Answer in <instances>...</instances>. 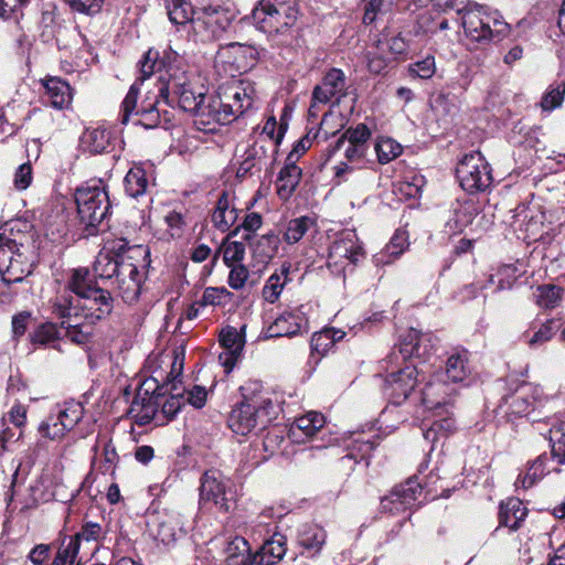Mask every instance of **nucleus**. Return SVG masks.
Returning a JSON list of instances; mask_svg holds the SVG:
<instances>
[{"label":"nucleus","instance_id":"obj_1","mask_svg":"<svg viewBox=\"0 0 565 565\" xmlns=\"http://www.w3.org/2000/svg\"><path fill=\"white\" fill-rule=\"evenodd\" d=\"M150 252L143 245H129L120 237L108 241L96 256L94 270L103 281L116 288L126 303L139 299Z\"/></svg>","mask_w":565,"mask_h":565},{"label":"nucleus","instance_id":"obj_2","mask_svg":"<svg viewBox=\"0 0 565 565\" xmlns=\"http://www.w3.org/2000/svg\"><path fill=\"white\" fill-rule=\"evenodd\" d=\"M4 228L0 233V274H1V295L18 294L12 286L23 284L24 278L33 270L32 244L29 236L23 234H13V227L10 233Z\"/></svg>","mask_w":565,"mask_h":565},{"label":"nucleus","instance_id":"obj_3","mask_svg":"<svg viewBox=\"0 0 565 565\" xmlns=\"http://www.w3.org/2000/svg\"><path fill=\"white\" fill-rule=\"evenodd\" d=\"M279 406L267 393L245 395L230 413L227 423L233 433L246 436L255 428L266 427L276 418Z\"/></svg>","mask_w":565,"mask_h":565},{"label":"nucleus","instance_id":"obj_4","mask_svg":"<svg viewBox=\"0 0 565 565\" xmlns=\"http://www.w3.org/2000/svg\"><path fill=\"white\" fill-rule=\"evenodd\" d=\"M74 195L83 232L86 236L96 235L111 207L106 185L102 180H89Z\"/></svg>","mask_w":565,"mask_h":565},{"label":"nucleus","instance_id":"obj_5","mask_svg":"<svg viewBox=\"0 0 565 565\" xmlns=\"http://www.w3.org/2000/svg\"><path fill=\"white\" fill-rule=\"evenodd\" d=\"M114 309V298L107 289L99 288L82 298L61 295L54 303V312L58 317L83 319L96 324L106 319Z\"/></svg>","mask_w":565,"mask_h":565},{"label":"nucleus","instance_id":"obj_6","mask_svg":"<svg viewBox=\"0 0 565 565\" xmlns=\"http://www.w3.org/2000/svg\"><path fill=\"white\" fill-rule=\"evenodd\" d=\"M399 356L396 352H392L383 361L382 367L386 371L383 391L394 405H401L415 392L416 386L425 380L422 371L416 365L407 363L404 367L395 370L398 364Z\"/></svg>","mask_w":565,"mask_h":565},{"label":"nucleus","instance_id":"obj_7","mask_svg":"<svg viewBox=\"0 0 565 565\" xmlns=\"http://www.w3.org/2000/svg\"><path fill=\"white\" fill-rule=\"evenodd\" d=\"M297 18V0H259L252 11L255 26L268 34L285 33Z\"/></svg>","mask_w":565,"mask_h":565},{"label":"nucleus","instance_id":"obj_8","mask_svg":"<svg viewBox=\"0 0 565 565\" xmlns=\"http://www.w3.org/2000/svg\"><path fill=\"white\" fill-rule=\"evenodd\" d=\"M169 77L160 78L158 92L161 100L171 107H179L183 111L194 113L205 103L206 96L203 92H196L193 84L184 73H170Z\"/></svg>","mask_w":565,"mask_h":565},{"label":"nucleus","instance_id":"obj_9","mask_svg":"<svg viewBox=\"0 0 565 565\" xmlns=\"http://www.w3.org/2000/svg\"><path fill=\"white\" fill-rule=\"evenodd\" d=\"M547 398L543 396L542 391L530 384L521 385L513 394L504 396L499 411L503 413L509 420L518 417H527L532 423L540 422L535 412L544 407Z\"/></svg>","mask_w":565,"mask_h":565},{"label":"nucleus","instance_id":"obj_10","mask_svg":"<svg viewBox=\"0 0 565 565\" xmlns=\"http://www.w3.org/2000/svg\"><path fill=\"white\" fill-rule=\"evenodd\" d=\"M233 14L221 6H210L198 11L192 20L189 36L194 42H211L218 39L230 26Z\"/></svg>","mask_w":565,"mask_h":565},{"label":"nucleus","instance_id":"obj_11","mask_svg":"<svg viewBox=\"0 0 565 565\" xmlns=\"http://www.w3.org/2000/svg\"><path fill=\"white\" fill-rule=\"evenodd\" d=\"M138 82H135L121 103L120 122L127 125L134 116L136 118L134 120L135 125H140L146 129L157 127L160 124V114L157 109V104L161 99L159 93L152 99L147 97L140 105H138Z\"/></svg>","mask_w":565,"mask_h":565},{"label":"nucleus","instance_id":"obj_12","mask_svg":"<svg viewBox=\"0 0 565 565\" xmlns=\"http://www.w3.org/2000/svg\"><path fill=\"white\" fill-rule=\"evenodd\" d=\"M462 26L471 41L481 44L500 40L508 32L507 23L486 13L483 8L478 4L462 15Z\"/></svg>","mask_w":565,"mask_h":565},{"label":"nucleus","instance_id":"obj_13","mask_svg":"<svg viewBox=\"0 0 565 565\" xmlns=\"http://www.w3.org/2000/svg\"><path fill=\"white\" fill-rule=\"evenodd\" d=\"M456 174L461 188L469 193L483 192L492 183L491 168L480 152L466 154Z\"/></svg>","mask_w":565,"mask_h":565},{"label":"nucleus","instance_id":"obj_14","mask_svg":"<svg viewBox=\"0 0 565 565\" xmlns=\"http://www.w3.org/2000/svg\"><path fill=\"white\" fill-rule=\"evenodd\" d=\"M84 407L82 403L76 401H66L58 405L39 425V433L42 437L51 440L62 438L66 431L72 430L76 424L83 418Z\"/></svg>","mask_w":565,"mask_h":565},{"label":"nucleus","instance_id":"obj_15","mask_svg":"<svg viewBox=\"0 0 565 565\" xmlns=\"http://www.w3.org/2000/svg\"><path fill=\"white\" fill-rule=\"evenodd\" d=\"M364 257L363 247L354 231H344L329 248L327 266L334 275H341L349 265H356Z\"/></svg>","mask_w":565,"mask_h":565},{"label":"nucleus","instance_id":"obj_16","mask_svg":"<svg viewBox=\"0 0 565 565\" xmlns=\"http://www.w3.org/2000/svg\"><path fill=\"white\" fill-rule=\"evenodd\" d=\"M234 500L231 481L220 470L211 469L201 477L200 503H213L221 511L230 510V502Z\"/></svg>","mask_w":565,"mask_h":565},{"label":"nucleus","instance_id":"obj_17","mask_svg":"<svg viewBox=\"0 0 565 565\" xmlns=\"http://www.w3.org/2000/svg\"><path fill=\"white\" fill-rule=\"evenodd\" d=\"M344 96H347V76L337 67L328 70L321 83L312 92V100L320 104H328L333 98L339 103Z\"/></svg>","mask_w":565,"mask_h":565},{"label":"nucleus","instance_id":"obj_18","mask_svg":"<svg viewBox=\"0 0 565 565\" xmlns=\"http://www.w3.org/2000/svg\"><path fill=\"white\" fill-rule=\"evenodd\" d=\"M420 494L422 487L417 479L409 478L406 482L395 487L388 495L383 498L381 505L384 511L398 513L409 509Z\"/></svg>","mask_w":565,"mask_h":565},{"label":"nucleus","instance_id":"obj_19","mask_svg":"<svg viewBox=\"0 0 565 565\" xmlns=\"http://www.w3.org/2000/svg\"><path fill=\"white\" fill-rule=\"evenodd\" d=\"M455 390L443 380V374H435L418 393V399L431 411L443 409L448 406L450 396Z\"/></svg>","mask_w":565,"mask_h":565},{"label":"nucleus","instance_id":"obj_20","mask_svg":"<svg viewBox=\"0 0 565 565\" xmlns=\"http://www.w3.org/2000/svg\"><path fill=\"white\" fill-rule=\"evenodd\" d=\"M302 306L297 310L285 311L268 327L269 338L292 337L302 331L308 332L309 323Z\"/></svg>","mask_w":565,"mask_h":565},{"label":"nucleus","instance_id":"obj_21","mask_svg":"<svg viewBox=\"0 0 565 565\" xmlns=\"http://www.w3.org/2000/svg\"><path fill=\"white\" fill-rule=\"evenodd\" d=\"M220 343L225 349V352L221 353L218 359L226 369V372H231L242 355L245 343L244 338L235 328L228 327L222 330Z\"/></svg>","mask_w":565,"mask_h":565},{"label":"nucleus","instance_id":"obj_22","mask_svg":"<svg viewBox=\"0 0 565 565\" xmlns=\"http://www.w3.org/2000/svg\"><path fill=\"white\" fill-rule=\"evenodd\" d=\"M431 334L423 333L417 329L411 328L402 335L398 356L402 360L407 358L417 356L424 358L431 349Z\"/></svg>","mask_w":565,"mask_h":565},{"label":"nucleus","instance_id":"obj_23","mask_svg":"<svg viewBox=\"0 0 565 565\" xmlns=\"http://www.w3.org/2000/svg\"><path fill=\"white\" fill-rule=\"evenodd\" d=\"M479 212L477 203L472 199L457 200L451 204L450 215L446 227L451 234L460 233L467 227Z\"/></svg>","mask_w":565,"mask_h":565},{"label":"nucleus","instance_id":"obj_24","mask_svg":"<svg viewBox=\"0 0 565 565\" xmlns=\"http://www.w3.org/2000/svg\"><path fill=\"white\" fill-rule=\"evenodd\" d=\"M469 352L466 349H454L446 361L443 380L445 377L451 383H462L471 374V366L469 361Z\"/></svg>","mask_w":565,"mask_h":565},{"label":"nucleus","instance_id":"obj_25","mask_svg":"<svg viewBox=\"0 0 565 565\" xmlns=\"http://www.w3.org/2000/svg\"><path fill=\"white\" fill-rule=\"evenodd\" d=\"M324 423L321 413L309 412L291 424L289 435L296 443H305L306 439L313 437L323 427Z\"/></svg>","mask_w":565,"mask_h":565},{"label":"nucleus","instance_id":"obj_26","mask_svg":"<svg viewBox=\"0 0 565 565\" xmlns=\"http://www.w3.org/2000/svg\"><path fill=\"white\" fill-rule=\"evenodd\" d=\"M526 516L527 509L519 498H509L500 503L499 526L516 531L521 527Z\"/></svg>","mask_w":565,"mask_h":565},{"label":"nucleus","instance_id":"obj_27","mask_svg":"<svg viewBox=\"0 0 565 565\" xmlns=\"http://www.w3.org/2000/svg\"><path fill=\"white\" fill-rule=\"evenodd\" d=\"M237 157L238 168L236 171V177L244 179L247 175L260 172L263 162L266 158V149L264 146L255 142L245 147L243 153L237 154Z\"/></svg>","mask_w":565,"mask_h":565},{"label":"nucleus","instance_id":"obj_28","mask_svg":"<svg viewBox=\"0 0 565 565\" xmlns=\"http://www.w3.org/2000/svg\"><path fill=\"white\" fill-rule=\"evenodd\" d=\"M44 102L55 109L67 108L73 98L72 88L67 82L52 77L44 82Z\"/></svg>","mask_w":565,"mask_h":565},{"label":"nucleus","instance_id":"obj_29","mask_svg":"<svg viewBox=\"0 0 565 565\" xmlns=\"http://www.w3.org/2000/svg\"><path fill=\"white\" fill-rule=\"evenodd\" d=\"M280 238L277 233L270 231L262 235L253 245V266H259V270L270 263L278 253Z\"/></svg>","mask_w":565,"mask_h":565},{"label":"nucleus","instance_id":"obj_30","mask_svg":"<svg viewBox=\"0 0 565 565\" xmlns=\"http://www.w3.org/2000/svg\"><path fill=\"white\" fill-rule=\"evenodd\" d=\"M97 279H99V277L94 269L92 273L87 267H79L72 269L66 286L67 289L74 294L73 298H82L100 288L97 285Z\"/></svg>","mask_w":565,"mask_h":565},{"label":"nucleus","instance_id":"obj_31","mask_svg":"<svg viewBox=\"0 0 565 565\" xmlns=\"http://www.w3.org/2000/svg\"><path fill=\"white\" fill-rule=\"evenodd\" d=\"M344 157L347 159L345 162H340L335 166V179H338V183L342 181H348L345 178L347 174L353 172L355 169H361L364 167L366 162V153L369 147H361L355 145L345 143L344 145Z\"/></svg>","mask_w":565,"mask_h":565},{"label":"nucleus","instance_id":"obj_32","mask_svg":"<svg viewBox=\"0 0 565 565\" xmlns=\"http://www.w3.org/2000/svg\"><path fill=\"white\" fill-rule=\"evenodd\" d=\"M238 212L232 205V195L227 191H223L218 196L216 206L211 215L213 225L221 232H226L236 222Z\"/></svg>","mask_w":565,"mask_h":565},{"label":"nucleus","instance_id":"obj_33","mask_svg":"<svg viewBox=\"0 0 565 565\" xmlns=\"http://www.w3.org/2000/svg\"><path fill=\"white\" fill-rule=\"evenodd\" d=\"M286 551V537L280 533H276L253 554L252 563L258 565H262V563L277 565L285 556Z\"/></svg>","mask_w":565,"mask_h":565},{"label":"nucleus","instance_id":"obj_34","mask_svg":"<svg viewBox=\"0 0 565 565\" xmlns=\"http://www.w3.org/2000/svg\"><path fill=\"white\" fill-rule=\"evenodd\" d=\"M561 322L557 319H548L540 324L532 323L530 330L523 333L524 342L531 348L536 349L548 342L559 330Z\"/></svg>","mask_w":565,"mask_h":565},{"label":"nucleus","instance_id":"obj_35","mask_svg":"<svg viewBox=\"0 0 565 565\" xmlns=\"http://www.w3.org/2000/svg\"><path fill=\"white\" fill-rule=\"evenodd\" d=\"M298 543L310 555L316 556L326 544L327 533L317 524H303L298 530Z\"/></svg>","mask_w":565,"mask_h":565},{"label":"nucleus","instance_id":"obj_36","mask_svg":"<svg viewBox=\"0 0 565 565\" xmlns=\"http://www.w3.org/2000/svg\"><path fill=\"white\" fill-rule=\"evenodd\" d=\"M302 171L296 162L287 160L277 178V193L280 199L287 200L291 196L301 179Z\"/></svg>","mask_w":565,"mask_h":565},{"label":"nucleus","instance_id":"obj_37","mask_svg":"<svg viewBox=\"0 0 565 565\" xmlns=\"http://www.w3.org/2000/svg\"><path fill=\"white\" fill-rule=\"evenodd\" d=\"M409 246L408 234L404 230H397L386 246L374 256L376 265L390 264L397 259Z\"/></svg>","mask_w":565,"mask_h":565},{"label":"nucleus","instance_id":"obj_38","mask_svg":"<svg viewBox=\"0 0 565 565\" xmlns=\"http://www.w3.org/2000/svg\"><path fill=\"white\" fill-rule=\"evenodd\" d=\"M547 456L541 455L531 462L525 471H521L514 482L516 491L527 490L536 484L547 472Z\"/></svg>","mask_w":565,"mask_h":565},{"label":"nucleus","instance_id":"obj_39","mask_svg":"<svg viewBox=\"0 0 565 565\" xmlns=\"http://www.w3.org/2000/svg\"><path fill=\"white\" fill-rule=\"evenodd\" d=\"M225 561L228 565H250L253 555L248 542L238 535L227 541L224 547Z\"/></svg>","mask_w":565,"mask_h":565},{"label":"nucleus","instance_id":"obj_40","mask_svg":"<svg viewBox=\"0 0 565 565\" xmlns=\"http://www.w3.org/2000/svg\"><path fill=\"white\" fill-rule=\"evenodd\" d=\"M217 105L215 98H209L193 113L195 127L204 132H214L222 125L217 119Z\"/></svg>","mask_w":565,"mask_h":565},{"label":"nucleus","instance_id":"obj_41","mask_svg":"<svg viewBox=\"0 0 565 565\" xmlns=\"http://www.w3.org/2000/svg\"><path fill=\"white\" fill-rule=\"evenodd\" d=\"M62 319L61 326L65 329L66 337L76 344H85L89 341L93 334L94 323H89L83 319H75L68 317H60Z\"/></svg>","mask_w":565,"mask_h":565},{"label":"nucleus","instance_id":"obj_42","mask_svg":"<svg viewBox=\"0 0 565 565\" xmlns=\"http://www.w3.org/2000/svg\"><path fill=\"white\" fill-rule=\"evenodd\" d=\"M166 9L170 22L178 26L191 24L196 14L191 0H166Z\"/></svg>","mask_w":565,"mask_h":565},{"label":"nucleus","instance_id":"obj_43","mask_svg":"<svg viewBox=\"0 0 565 565\" xmlns=\"http://www.w3.org/2000/svg\"><path fill=\"white\" fill-rule=\"evenodd\" d=\"M126 193L135 199L146 194L149 188V178L141 166H134L124 179Z\"/></svg>","mask_w":565,"mask_h":565},{"label":"nucleus","instance_id":"obj_44","mask_svg":"<svg viewBox=\"0 0 565 565\" xmlns=\"http://www.w3.org/2000/svg\"><path fill=\"white\" fill-rule=\"evenodd\" d=\"M159 407L160 401L134 398L128 409V415L131 416L138 425H147L156 418Z\"/></svg>","mask_w":565,"mask_h":565},{"label":"nucleus","instance_id":"obj_45","mask_svg":"<svg viewBox=\"0 0 565 565\" xmlns=\"http://www.w3.org/2000/svg\"><path fill=\"white\" fill-rule=\"evenodd\" d=\"M371 138V130L365 124H359L356 127L348 128L341 137L338 138L331 152H335L344 147L345 143L369 147L367 141Z\"/></svg>","mask_w":565,"mask_h":565},{"label":"nucleus","instance_id":"obj_46","mask_svg":"<svg viewBox=\"0 0 565 565\" xmlns=\"http://www.w3.org/2000/svg\"><path fill=\"white\" fill-rule=\"evenodd\" d=\"M248 49L243 44L234 42L221 47L216 54V61L222 63H232L233 70L241 71L246 67L245 57Z\"/></svg>","mask_w":565,"mask_h":565},{"label":"nucleus","instance_id":"obj_47","mask_svg":"<svg viewBox=\"0 0 565 565\" xmlns=\"http://www.w3.org/2000/svg\"><path fill=\"white\" fill-rule=\"evenodd\" d=\"M290 270V264H284L280 273H274L263 288V297L266 301L274 303L280 296Z\"/></svg>","mask_w":565,"mask_h":565},{"label":"nucleus","instance_id":"obj_48","mask_svg":"<svg viewBox=\"0 0 565 565\" xmlns=\"http://www.w3.org/2000/svg\"><path fill=\"white\" fill-rule=\"evenodd\" d=\"M551 444V457L557 465L565 463V423L554 420L548 430Z\"/></svg>","mask_w":565,"mask_h":565},{"label":"nucleus","instance_id":"obj_49","mask_svg":"<svg viewBox=\"0 0 565 565\" xmlns=\"http://www.w3.org/2000/svg\"><path fill=\"white\" fill-rule=\"evenodd\" d=\"M83 143L90 153H103L110 146V132L105 128L88 129L83 136Z\"/></svg>","mask_w":565,"mask_h":565},{"label":"nucleus","instance_id":"obj_50","mask_svg":"<svg viewBox=\"0 0 565 565\" xmlns=\"http://www.w3.org/2000/svg\"><path fill=\"white\" fill-rule=\"evenodd\" d=\"M313 225L315 221L309 216L290 220L284 232V241L288 244L298 243Z\"/></svg>","mask_w":565,"mask_h":565},{"label":"nucleus","instance_id":"obj_51","mask_svg":"<svg viewBox=\"0 0 565 565\" xmlns=\"http://www.w3.org/2000/svg\"><path fill=\"white\" fill-rule=\"evenodd\" d=\"M561 287L555 285H542L534 291V298L537 306L541 308H555L562 299Z\"/></svg>","mask_w":565,"mask_h":565},{"label":"nucleus","instance_id":"obj_52","mask_svg":"<svg viewBox=\"0 0 565 565\" xmlns=\"http://www.w3.org/2000/svg\"><path fill=\"white\" fill-rule=\"evenodd\" d=\"M380 437L377 435L365 436L358 435L352 441V449L347 456L350 459L358 460L356 457L360 456L361 459H366L370 457L371 452L379 445Z\"/></svg>","mask_w":565,"mask_h":565},{"label":"nucleus","instance_id":"obj_53","mask_svg":"<svg viewBox=\"0 0 565 565\" xmlns=\"http://www.w3.org/2000/svg\"><path fill=\"white\" fill-rule=\"evenodd\" d=\"M375 151L379 162L385 164L402 153V147L391 138H380L375 143Z\"/></svg>","mask_w":565,"mask_h":565},{"label":"nucleus","instance_id":"obj_54","mask_svg":"<svg viewBox=\"0 0 565 565\" xmlns=\"http://www.w3.org/2000/svg\"><path fill=\"white\" fill-rule=\"evenodd\" d=\"M166 392L167 388L164 385H159L156 379L148 377L140 383L134 398L160 401Z\"/></svg>","mask_w":565,"mask_h":565},{"label":"nucleus","instance_id":"obj_55","mask_svg":"<svg viewBox=\"0 0 565 565\" xmlns=\"http://www.w3.org/2000/svg\"><path fill=\"white\" fill-rule=\"evenodd\" d=\"M516 268L513 265H503L501 266L497 274L490 276L489 282L497 284L495 290H505L511 289L514 282L516 281Z\"/></svg>","mask_w":565,"mask_h":565},{"label":"nucleus","instance_id":"obj_56","mask_svg":"<svg viewBox=\"0 0 565 565\" xmlns=\"http://www.w3.org/2000/svg\"><path fill=\"white\" fill-rule=\"evenodd\" d=\"M565 95V83L552 84L547 92L543 95L541 100V107L543 110L551 111L559 107L563 103Z\"/></svg>","mask_w":565,"mask_h":565},{"label":"nucleus","instance_id":"obj_57","mask_svg":"<svg viewBox=\"0 0 565 565\" xmlns=\"http://www.w3.org/2000/svg\"><path fill=\"white\" fill-rule=\"evenodd\" d=\"M411 76L422 79L433 77L436 72L435 57L427 55L425 58L417 61L408 66Z\"/></svg>","mask_w":565,"mask_h":565},{"label":"nucleus","instance_id":"obj_58","mask_svg":"<svg viewBox=\"0 0 565 565\" xmlns=\"http://www.w3.org/2000/svg\"><path fill=\"white\" fill-rule=\"evenodd\" d=\"M223 262L226 266L241 264L245 256V245L241 242H226L223 244Z\"/></svg>","mask_w":565,"mask_h":565},{"label":"nucleus","instance_id":"obj_59","mask_svg":"<svg viewBox=\"0 0 565 565\" xmlns=\"http://www.w3.org/2000/svg\"><path fill=\"white\" fill-rule=\"evenodd\" d=\"M231 297L232 292L225 287H207L203 292L201 306H221Z\"/></svg>","mask_w":565,"mask_h":565},{"label":"nucleus","instance_id":"obj_60","mask_svg":"<svg viewBox=\"0 0 565 565\" xmlns=\"http://www.w3.org/2000/svg\"><path fill=\"white\" fill-rule=\"evenodd\" d=\"M58 339V329L54 323L39 326L31 335L33 343L51 344Z\"/></svg>","mask_w":565,"mask_h":565},{"label":"nucleus","instance_id":"obj_61","mask_svg":"<svg viewBox=\"0 0 565 565\" xmlns=\"http://www.w3.org/2000/svg\"><path fill=\"white\" fill-rule=\"evenodd\" d=\"M75 12L95 15L102 11L105 0H65Z\"/></svg>","mask_w":565,"mask_h":565},{"label":"nucleus","instance_id":"obj_62","mask_svg":"<svg viewBox=\"0 0 565 565\" xmlns=\"http://www.w3.org/2000/svg\"><path fill=\"white\" fill-rule=\"evenodd\" d=\"M74 536L79 543H82V541L86 543H98L103 537V530L98 523L86 522L83 524L81 531L77 532Z\"/></svg>","mask_w":565,"mask_h":565},{"label":"nucleus","instance_id":"obj_63","mask_svg":"<svg viewBox=\"0 0 565 565\" xmlns=\"http://www.w3.org/2000/svg\"><path fill=\"white\" fill-rule=\"evenodd\" d=\"M103 462L99 467L103 475H110L114 476L116 463L118 461V455L115 449V446L109 440L105 444L103 449Z\"/></svg>","mask_w":565,"mask_h":565},{"label":"nucleus","instance_id":"obj_64","mask_svg":"<svg viewBox=\"0 0 565 565\" xmlns=\"http://www.w3.org/2000/svg\"><path fill=\"white\" fill-rule=\"evenodd\" d=\"M436 418L431 424L434 425V429L439 431L440 436H448L455 429V419L449 415L447 406L443 409H438Z\"/></svg>","mask_w":565,"mask_h":565}]
</instances>
